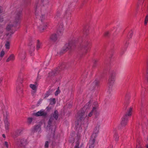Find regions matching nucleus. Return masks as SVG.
Segmentation results:
<instances>
[{"mask_svg":"<svg viewBox=\"0 0 148 148\" xmlns=\"http://www.w3.org/2000/svg\"><path fill=\"white\" fill-rule=\"evenodd\" d=\"M75 41L74 40H70L68 43L65 45L63 49L60 52V54H62L68 50H70L73 49L75 46Z\"/></svg>","mask_w":148,"mask_h":148,"instance_id":"nucleus-1","label":"nucleus"},{"mask_svg":"<svg viewBox=\"0 0 148 148\" xmlns=\"http://www.w3.org/2000/svg\"><path fill=\"white\" fill-rule=\"evenodd\" d=\"M35 12L36 17L41 20V22L43 19L45 18V15L41 14L40 12V5L38 2H37L35 5Z\"/></svg>","mask_w":148,"mask_h":148,"instance_id":"nucleus-2","label":"nucleus"},{"mask_svg":"<svg viewBox=\"0 0 148 148\" xmlns=\"http://www.w3.org/2000/svg\"><path fill=\"white\" fill-rule=\"evenodd\" d=\"M22 10L17 9L14 13V23L15 25L19 23L21 18Z\"/></svg>","mask_w":148,"mask_h":148,"instance_id":"nucleus-3","label":"nucleus"},{"mask_svg":"<svg viewBox=\"0 0 148 148\" xmlns=\"http://www.w3.org/2000/svg\"><path fill=\"white\" fill-rule=\"evenodd\" d=\"M115 73L114 72L112 73L110 75L108 80V89L110 90H111L115 81Z\"/></svg>","mask_w":148,"mask_h":148,"instance_id":"nucleus-4","label":"nucleus"},{"mask_svg":"<svg viewBox=\"0 0 148 148\" xmlns=\"http://www.w3.org/2000/svg\"><path fill=\"white\" fill-rule=\"evenodd\" d=\"M85 113L84 111H81L77 115V125L80 124L81 121H83L85 118Z\"/></svg>","mask_w":148,"mask_h":148,"instance_id":"nucleus-5","label":"nucleus"},{"mask_svg":"<svg viewBox=\"0 0 148 148\" xmlns=\"http://www.w3.org/2000/svg\"><path fill=\"white\" fill-rule=\"evenodd\" d=\"M47 132L50 137H53L55 135V127H49L47 126Z\"/></svg>","mask_w":148,"mask_h":148,"instance_id":"nucleus-6","label":"nucleus"},{"mask_svg":"<svg viewBox=\"0 0 148 148\" xmlns=\"http://www.w3.org/2000/svg\"><path fill=\"white\" fill-rule=\"evenodd\" d=\"M80 135L78 134L75 138L76 142V144L75 147V148H81L83 146V144L81 142V140H80Z\"/></svg>","mask_w":148,"mask_h":148,"instance_id":"nucleus-7","label":"nucleus"},{"mask_svg":"<svg viewBox=\"0 0 148 148\" xmlns=\"http://www.w3.org/2000/svg\"><path fill=\"white\" fill-rule=\"evenodd\" d=\"M128 118H127L126 116H124L122 119V120L120 123V125H119L118 127L119 130L121 129L122 127H125L127 123V121Z\"/></svg>","mask_w":148,"mask_h":148,"instance_id":"nucleus-8","label":"nucleus"},{"mask_svg":"<svg viewBox=\"0 0 148 148\" xmlns=\"http://www.w3.org/2000/svg\"><path fill=\"white\" fill-rule=\"evenodd\" d=\"M16 143L18 146L23 147L26 145V140L23 139H19L18 140Z\"/></svg>","mask_w":148,"mask_h":148,"instance_id":"nucleus-9","label":"nucleus"},{"mask_svg":"<svg viewBox=\"0 0 148 148\" xmlns=\"http://www.w3.org/2000/svg\"><path fill=\"white\" fill-rule=\"evenodd\" d=\"M69 67V65L67 64L63 63L61 64L57 68L60 72L64 69H67Z\"/></svg>","mask_w":148,"mask_h":148,"instance_id":"nucleus-10","label":"nucleus"},{"mask_svg":"<svg viewBox=\"0 0 148 148\" xmlns=\"http://www.w3.org/2000/svg\"><path fill=\"white\" fill-rule=\"evenodd\" d=\"M60 72L58 69V68H57L56 69L52 71L49 73L48 77L50 78H52L58 73Z\"/></svg>","mask_w":148,"mask_h":148,"instance_id":"nucleus-11","label":"nucleus"},{"mask_svg":"<svg viewBox=\"0 0 148 148\" xmlns=\"http://www.w3.org/2000/svg\"><path fill=\"white\" fill-rule=\"evenodd\" d=\"M89 44V42L87 41H85L83 42L80 45V48H84L85 51V53H86L87 52V49L88 48L87 46Z\"/></svg>","mask_w":148,"mask_h":148,"instance_id":"nucleus-12","label":"nucleus"},{"mask_svg":"<svg viewBox=\"0 0 148 148\" xmlns=\"http://www.w3.org/2000/svg\"><path fill=\"white\" fill-rule=\"evenodd\" d=\"M55 120L52 117H50L48 122V125L47 126L49 127H54L53 125H55Z\"/></svg>","mask_w":148,"mask_h":148,"instance_id":"nucleus-13","label":"nucleus"},{"mask_svg":"<svg viewBox=\"0 0 148 148\" xmlns=\"http://www.w3.org/2000/svg\"><path fill=\"white\" fill-rule=\"evenodd\" d=\"M41 130L40 125H38L34 126V128L32 130V132L33 133L36 132H39Z\"/></svg>","mask_w":148,"mask_h":148,"instance_id":"nucleus-14","label":"nucleus"},{"mask_svg":"<svg viewBox=\"0 0 148 148\" xmlns=\"http://www.w3.org/2000/svg\"><path fill=\"white\" fill-rule=\"evenodd\" d=\"M99 81L98 79H96L93 82L92 84V85L90 89V90H92L94 89L96 86H98L99 85Z\"/></svg>","mask_w":148,"mask_h":148,"instance_id":"nucleus-15","label":"nucleus"},{"mask_svg":"<svg viewBox=\"0 0 148 148\" xmlns=\"http://www.w3.org/2000/svg\"><path fill=\"white\" fill-rule=\"evenodd\" d=\"M58 117V113L57 110H55L54 112L51 114L50 117H52V119H54L55 120H57Z\"/></svg>","mask_w":148,"mask_h":148,"instance_id":"nucleus-16","label":"nucleus"},{"mask_svg":"<svg viewBox=\"0 0 148 148\" xmlns=\"http://www.w3.org/2000/svg\"><path fill=\"white\" fill-rule=\"evenodd\" d=\"M47 115V113L43 111L40 110L35 113V115L36 116H46Z\"/></svg>","mask_w":148,"mask_h":148,"instance_id":"nucleus-17","label":"nucleus"},{"mask_svg":"<svg viewBox=\"0 0 148 148\" xmlns=\"http://www.w3.org/2000/svg\"><path fill=\"white\" fill-rule=\"evenodd\" d=\"M95 140V138H92L91 139L89 143V148H93L94 147V143Z\"/></svg>","mask_w":148,"mask_h":148,"instance_id":"nucleus-18","label":"nucleus"},{"mask_svg":"<svg viewBox=\"0 0 148 148\" xmlns=\"http://www.w3.org/2000/svg\"><path fill=\"white\" fill-rule=\"evenodd\" d=\"M58 39L57 35L55 33L51 34L50 36V40L52 42L56 41Z\"/></svg>","mask_w":148,"mask_h":148,"instance_id":"nucleus-19","label":"nucleus"},{"mask_svg":"<svg viewBox=\"0 0 148 148\" xmlns=\"http://www.w3.org/2000/svg\"><path fill=\"white\" fill-rule=\"evenodd\" d=\"M37 86L38 85L36 82H35V84H30V85L29 86L30 88L33 90L32 92L35 93L36 92L37 90Z\"/></svg>","mask_w":148,"mask_h":148,"instance_id":"nucleus-20","label":"nucleus"},{"mask_svg":"<svg viewBox=\"0 0 148 148\" xmlns=\"http://www.w3.org/2000/svg\"><path fill=\"white\" fill-rule=\"evenodd\" d=\"M47 25V23H42L39 27L41 31H42L46 28Z\"/></svg>","mask_w":148,"mask_h":148,"instance_id":"nucleus-21","label":"nucleus"},{"mask_svg":"<svg viewBox=\"0 0 148 148\" xmlns=\"http://www.w3.org/2000/svg\"><path fill=\"white\" fill-rule=\"evenodd\" d=\"M23 130V128H21L17 130L14 134L15 137H16L19 136Z\"/></svg>","mask_w":148,"mask_h":148,"instance_id":"nucleus-22","label":"nucleus"},{"mask_svg":"<svg viewBox=\"0 0 148 148\" xmlns=\"http://www.w3.org/2000/svg\"><path fill=\"white\" fill-rule=\"evenodd\" d=\"M90 101L86 105H85L83 108V110L82 111H84V110L87 109H88L90 107Z\"/></svg>","mask_w":148,"mask_h":148,"instance_id":"nucleus-23","label":"nucleus"},{"mask_svg":"<svg viewBox=\"0 0 148 148\" xmlns=\"http://www.w3.org/2000/svg\"><path fill=\"white\" fill-rule=\"evenodd\" d=\"M14 59V56L13 54H12L10 55L9 57L6 60V62H9L10 61H13Z\"/></svg>","mask_w":148,"mask_h":148,"instance_id":"nucleus-24","label":"nucleus"},{"mask_svg":"<svg viewBox=\"0 0 148 148\" xmlns=\"http://www.w3.org/2000/svg\"><path fill=\"white\" fill-rule=\"evenodd\" d=\"M132 110V108H130L127 111V113L124 116V117L126 116L127 118H128V116H131V112Z\"/></svg>","mask_w":148,"mask_h":148,"instance_id":"nucleus-25","label":"nucleus"},{"mask_svg":"<svg viewBox=\"0 0 148 148\" xmlns=\"http://www.w3.org/2000/svg\"><path fill=\"white\" fill-rule=\"evenodd\" d=\"M96 111V108L95 107H93L92 110L88 114V116L89 117H91L92 116V114L94 113H95Z\"/></svg>","mask_w":148,"mask_h":148,"instance_id":"nucleus-26","label":"nucleus"},{"mask_svg":"<svg viewBox=\"0 0 148 148\" xmlns=\"http://www.w3.org/2000/svg\"><path fill=\"white\" fill-rule=\"evenodd\" d=\"M52 90L51 89H49L45 95V97L44 98H46L48 97L52 93Z\"/></svg>","mask_w":148,"mask_h":148,"instance_id":"nucleus-27","label":"nucleus"},{"mask_svg":"<svg viewBox=\"0 0 148 148\" xmlns=\"http://www.w3.org/2000/svg\"><path fill=\"white\" fill-rule=\"evenodd\" d=\"M42 43L40 42L39 40H37V44L36 45V49L37 50L40 48V46L41 45Z\"/></svg>","mask_w":148,"mask_h":148,"instance_id":"nucleus-28","label":"nucleus"},{"mask_svg":"<svg viewBox=\"0 0 148 148\" xmlns=\"http://www.w3.org/2000/svg\"><path fill=\"white\" fill-rule=\"evenodd\" d=\"M114 140L116 141H118L119 140V137L118 134L117 133H115L114 134Z\"/></svg>","mask_w":148,"mask_h":148,"instance_id":"nucleus-29","label":"nucleus"},{"mask_svg":"<svg viewBox=\"0 0 148 148\" xmlns=\"http://www.w3.org/2000/svg\"><path fill=\"white\" fill-rule=\"evenodd\" d=\"M14 26H15L16 25H15L14 23L13 24H11L8 25L6 29L8 30L9 31L11 29V28Z\"/></svg>","mask_w":148,"mask_h":148,"instance_id":"nucleus-30","label":"nucleus"},{"mask_svg":"<svg viewBox=\"0 0 148 148\" xmlns=\"http://www.w3.org/2000/svg\"><path fill=\"white\" fill-rule=\"evenodd\" d=\"M33 119L31 117H29L27 118V123L29 125L30 124L33 120Z\"/></svg>","mask_w":148,"mask_h":148,"instance_id":"nucleus-31","label":"nucleus"},{"mask_svg":"<svg viewBox=\"0 0 148 148\" xmlns=\"http://www.w3.org/2000/svg\"><path fill=\"white\" fill-rule=\"evenodd\" d=\"M56 101L55 98L50 99V104L52 105L55 104L56 103Z\"/></svg>","mask_w":148,"mask_h":148,"instance_id":"nucleus-32","label":"nucleus"},{"mask_svg":"<svg viewBox=\"0 0 148 148\" xmlns=\"http://www.w3.org/2000/svg\"><path fill=\"white\" fill-rule=\"evenodd\" d=\"M5 46L6 49H9L10 47V42L9 41H7L5 44Z\"/></svg>","mask_w":148,"mask_h":148,"instance_id":"nucleus-33","label":"nucleus"},{"mask_svg":"<svg viewBox=\"0 0 148 148\" xmlns=\"http://www.w3.org/2000/svg\"><path fill=\"white\" fill-rule=\"evenodd\" d=\"M5 129L6 130H8V126L9 123L8 121H6L5 122Z\"/></svg>","mask_w":148,"mask_h":148,"instance_id":"nucleus-34","label":"nucleus"},{"mask_svg":"<svg viewBox=\"0 0 148 148\" xmlns=\"http://www.w3.org/2000/svg\"><path fill=\"white\" fill-rule=\"evenodd\" d=\"M58 29L59 30H64V26L62 24H61L59 26V28Z\"/></svg>","mask_w":148,"mask_h":148,"instance_id":"nucleus-35","label":"nucleus"},{"mask_svg":"<svg viewBox=\"0 0 148 148\" xmlns=\"http://www.w3.org/2000/svg\"><path fill=\"white\" fill-rule=\"evenodd\" d=\"M99 131V128L98 127H95L94 130V132L95 134L98 133Z\"/></svg>","mask_w":148,"mask_h":148,"instance_id":"nucleus-36","label":"nucleus"},{"mask_svg":"<svg viewBox=\"0 0 148 148\" xmlns=\"http://www.w3.org/2000/svg\"><path fill=\"white\" fill-rule=\"evenodd\" d=\"M63 31L64 30H59V29H58V31H57V33H58V34L59 35H61L63 34Z\"/></svg>","mask_w":148,"mask_h":148,"instance_id":"nucleus-37","label":"nucleus"},{"mask_svg":"<svg viewBox=\"0 0 148 148\" xmlns=\"http://www.w3.org/2000/svg\"><path fill=\"white\" fill-rule=\"evenodd\" d=\"M148 21V15H147L146 16V17L145 20V24L146 25L147 23V21Z\"/></svg>","mask_w":148,"mask_h":148,"instance_id":"nucleus-38","label":"nucleus"},{"mask_svg":"<svg viewBox=\"0 0 148 148\" xmlns=\"http://www.w3.org/2000/svg\"><path fill=\"white\" fill-rule=\"evenodd\" d=\"M59 87H58V90L56 91L55 92V95L56 96H57L60 92V90H59Z\"/></svg>","mask_w":148,"mask_h":148,"instance_id":"nucleus-39","label":"nucleus"},{"mask_svg":"<svg viewBox=\"0 0 148 148\" xmlns=\"http://www.w3.org/2000/svg\"><path fill=\"white\" fill-rule=\"evenodd\" d=\"M4 54H5V52H4V51H3V50H2L1 51V53H0V57H3V56H4Z\"/></svg>","mask_w":148,"mask_h":148,"instance_id":"nucleus-40","label":"nucleus"},{"mask_svg":"<svg viewBox=\"0 0 148 148\" xmlns=\"http://www.w3.org/2000/svg\"><path fill=\"white\" fill-rule=\"evenodd\" d=\"M109 35V31L106 32L104 34V36H108Z\"/></svg>","mask_w":148,"mask_h":148,"instance_id":"nucleus-41","label":"nucleus"},{"mask_svg":"<svg viewBox=\"0 0 148 148\" xmlns=\"http://www.w3.org/2000/svg\"><path fill=\"white\" fill-rule=\"evenodd\" d=\"M49 146V142L48 141H47L45 142V147H47Z\"/></svg>","mask_w":148,"mask_h":148,"instance_id":"nucleus-42","label":"nucleus"},{"mask_svg":"<svg viewBox=\"0 0 148 148\" xmlns=\"http://www.w3.org/2000/svg\"><path fill=\"white\" fill-rule=\"evenodd\" d=\"M13 34V33H8L6 34V35L7 36H8V38H10L11 37V36L12 35V34Z\"/></svg>","mask_w":148,"mask_h":148,"instance_id":"nucleus-43","label":"nucleus"},{"mask_svg":"<svg viewBox=\"0 0 148 148\" xmlns=\"http://www.w3.org/2000/svg\"><path fill=\"white\" fill-rule=\"evenodd\" d=\"M30 50H32V51H33L35 50V46H32L30 47Z\"/></svg>","mask_w":148,"mask_h":148,"instance_id":"nucleus-44","label":"nucleus"},{"mask_svg":"<svg viewBox=\"0 0 148 148\" xmlns=\"http://www.w3.org/2000/svg\"><path fill=\"white\" fill-rule=\"evenodd\" d=\"M4 145L8 148V143L7 142H5L4 143Z\"/></svg>","mask_w":148,"mask_h":148,"instance_id":"nucleus-45","label":"nucleus"},{"mask_svg":"<svg viewBox=\"0 0 148 148\" xmlns=\"http://www.w3.org/2000/svg\"><path fill=\"white\" fill-rule=\"evenodd\" d=\"M97 62V61L96 60H94V65H93V66L94 67L95 66Z\"/></svg>","mask_w":148,"mask_h":148,"instance_id":"nucleus-46","label":"nucleus"},{"mask_svg":"<svg viewBox=\"0 0 148 148\" xmlns=\"http://www.w3.org/2000/svg\"><path fill=\"white\" fill-rule=\"evenodd\" d=\"M2 12V7H0V13Z\"/></svg>","mask_w":148,"mask_h":148,"instance_id":"nucleus-47","label":"nucleus"},{"mask_svg":"<svg viewBox=\"0 0 148 148\" xmlns=\"http://www.w3.org/2000/svg\"><path fill=\"white\" fill-rule=\"evenodd\" d=\"M146 73L147 74V75H148V67L147 68V71H146Z\"/></svg>","mask_w":148,"mask_h":148,"instance_id":"nucleus-48","label":"nucleus"},{"mask_svg":"<svg viewBox=\"0 0 148 148\" xmlns=\"http://www.w3.org/2000/svg\"><path fill=\"white\" fill-rule=\"evenodd\" d=\"M2 136H3V138H5V134H3L2 135Z\"/></svg>","mask_w":148,"mask_h":148,"instance_id":"nucleus-49","label":"nucleus"},{"mask_svg":"<svg viewBox=\"0 0 148 148\" xmlns=\"http://www.w3.org/2000/svg\"><path fill=\"white\" fill-rule=\"evenodd\" d=\"M2 81V79H0V83Z\"/></svg>","mask_w":148,"mask_h":148,"instance_id":"nucleus-50","label":"nucleus"},{"mask_svg":"<svg viewBox=\"0 0 148 148\" xmlns=\"http://www.w3.org/2000/svg\"><path fill=\"white\" fill-rule=\"evenodd\" d=\"M147 82L148 83V75H147Z\"/></svg>","mask_w":148,"mask_h":148,"instance_id":"nucleus-51","label":"nucleus"},{"mask_svg":"<svg viewBox=\"0 0 148 148\" xmlns=\"http://www.w3.org/2000/svg\"><path fill=\"white\" fill-rule=\"evenodd\" d=\"M147 148H148V144L147 145Z\"/></svg>","mask_w":148,"mask_h":148,"instance_id":"nucleus-52","label":"nucleus"},{"mask_svg":"<svg viewBox=\"0 0 148 148\" xmlns=\"http://www.w3.org/2000/svg\"><path fill=\"white\" fill-rule=\"evenodd\" d=\"M130 36H131V37L132 36V33H131V34H130Z\"/></svg>","mask_w":148,"mask_h":148,"instance_id":"nucleus-53","label":"nucleus"},{"mask_svg":"<svg viewBox=\"0 0 148 148\" xmlns=\"http://www.w3.org/2000/svg\"><path fill=\"white\" fill-rule=\"evenodd\" d=\"M147 140H148V138H147Z\"/></svg>","mask_w":148,"mask_h":148,"instance_id":"nucleus-54","label":"nucleus"},{"mask_svg":"<svg viewBox=\"0 0 148 148\" xmlns=\"http://www.w3.org/2000/svg\"><path fill=\"white\" fill-rule=\"evenodd\" d=\"M48 63H47V65H48Z\"/></svg>","mask_w":148,"mask_h":148,"instance_id":"nucleus-55","label":"nucleus"},{"mask_svg":"<svg viewBox=\"0 0 148 148\" xmlns=\"http://www.w3.org/2000/svg\"><path fill=\"white\" fill-rule=\"evenodd\" d=\"M44 3L45 4V2H44Z\"/></svg>","mask_w":148,"mask_h":148,"instance_id":"nucleus-56","label":"nucleus"},{"mask_svg":"<svg viewBox=\"0 0 148 148\" xmlns=\"http://www.w3.org/2000/svg\"><path fill=\"white\" fill-rule=\"evenodd\" d=\"M137 6H138V5Z\"/></svg>","mask_w":148,"mask_h":148,"instance_id":"nucleus-57","label":"nucleus"},{"mask_svg":"<svg viewBox=\"0 0 148 148\" xmlns=\"http://www.w3.org/2000/svg\"><path fill=\"white\" fill-rule=\"evenodd\" d=\"M137 145H136V148H137Z\"/></svg>","mask_w":148,"mask_h":148,"instance_id":"nucleus-58","label":"nucleus"},{"mask_svg":"<svg viewBox=\"0 0 148 148\" xmlns=\"http://www.w3.org/2000/svg\"><path fill=\"white\" fill-rule=\"evenodd\" d=\"M139 1H140V0H139Z\"/></svg>","mask_w":148,"mask_h":148,"instance_id":"nucleus-59","label":"nucleus"},{"mask_svg":"<svg viewBox=\"0 0 148 148\" xmlns=\"http://www.w3.org/2000/svg\"><path fill=\"white\" fill-rule=\"evenodd\" d=\"M138 148H140L139 147Z\"/></svg>","mask_w":148,"mask_h":148,"instance_id":"nucleus-60","label":"nucleus"}]
</instances>
